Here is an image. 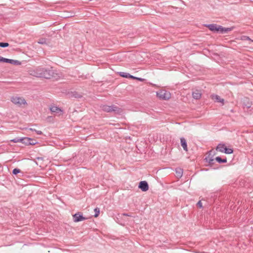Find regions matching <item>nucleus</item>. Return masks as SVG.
<instances>
[{
	"label": "nucleus",
	"mask_w": 253,
	"mask_h": 253,
	"mask_svg": "<svg viewBox=\"0 0 253 253\" xmlns=\"http://www.w3.org/2000/svg\"><path fill=\"white\" fill-rule=\"evenodd\" d=\"M205 26L212 32L220 33H226L233 30L232 28H224L215 24L205 25Z\"/></svg>",
	"instance_id": "nucleus-1"
},
{
	"label": "nucleus",
	"mask_w": 253,
	"mask_h": 253,
	"mask_svg": "<svg viewBox=\"0 0 253 253\" xmlns=\"http://www.w3.org/2000/svg\"><path fill=\"white\" fill-rule=\"evenodd\" d=\"M10 100L13 104L19 107H24L27 104L26 100L23 97L17 95L12 96Z\"/></svg>",
	"instance_id": "nucleus-2"
},
{
	"label": "nucleus",
	"mask_w": 253,
	"mask_h": 253,
	"mask_svg": "<svg viewBox=\"0 0 253 253\" xmlns=\"http://www.w3.org/2000/svg\"><path fill=\"white\" fill-rule=\"evenodd\" d=\"M48 70L38 69L36 72L33 71V73H30L31 75L37 77H42L45 79H50V76L48 73Z\"/></svg>",
	"instance_id": "nucleus-3"
},
{
	"label": "nucleus",
	"mask_w": 253,
	"mask_h": 253,
	"mask_svg": "<svg viewBox=\"0 0 253 253\" xmlns=\"http://www.w3.org/2000/svg\"><path fill=\"white\" fill-rule=\"evenodd\" d=\"M156 96L160 100H168L171 98V93L167 90L161 89L156 92Z\"/></svg>",
	"instance_id": "nucleus-4"
},
{
	"label": "nucleus",
	"mask_w": 253,
	"mask_h": 253,
	"mask_svg": "<svg viewBox=\"0 0 253 253\" xmlns=\"http://www.w3.org/2000/svg\"><path fill=\"white\" fill-rule=\"evenodd\" d=\"M73 220L75 222L83 221L86 219V218L84 217L83 214L80 212H78L73 215Z\"/></svg>",
	"instance_id": "nucleus-5"
},
{
	"label": "nucleus",
	"mask_w": 253,
	"mask_h": 253,
	"mask_svg": "<svg viewBox=\"0 0 253 253\" xmlns=\"http://www.w3.org/2000/svg\"><path fill=\"white\" fill-rule=\"evenodd\" d=\"M50 110L52 113H55L57 116H61L63 114V111L60 108L55 106L50 107Z\"/></svg>",
	"instance_id": "nucleus-6"
},
{
	"label": "nucleus",
	"mask_w": 253,
	"mask_h": 253,
	"mask_svg": "<svg viewBox=\"0 0 253 253\" xmlns=\"http://www.w3.org/2000/svg\"><path fill=\"white\" fill-rule=\"evenodd\" d=\"M139 188L143 191H146L148 190L149 186L145 181H141L139 184Z\"/></svg>",
	"instance_id": "nucleus-7"
},
{
	"label": "nucleus",
	"mask_w": 253,
	"mask_h": 253,
	"mask_svg": "<svg viewBox=\"0 0 253 253\" xmlns=\"http://www.w3.org/2000/svg\"><path fill=\"white\" fill-rule=\"evenodd\" d=\"M211 98L217 102L221 103L222 104H224V99L221 98L219 96L213 94L211 96Z\"/></svg>",
	"instance_id": "nucleus-8"
},
{
	"label": "nucleus",
	"mask_w": 253,
	"mask_h": 253,
	"mask_svg": "<svg viewBox=\"0 0 253 253\" xmlns=\"http://www.w3.org/2000/svg\"><path fill=\"white\" fill-rule=\"evenodd\" d=\"M103 110L107 112H111L112 111H116L117 110V107L110 106H104L102 108Z\"/></svg>",
	"instance_id": "nucleus-9"
},
{
	"label": "nucleus",
	"mask_w": 253,
	"mask_h": 253,
	"mask_svg": "<svg viewBox=\"0 0 253 253\" xmlns=\"http://www.w3.org/2000/svg\"><path fill=\"white\" fill-rule=\"evenodd\" d=\"M202 96L201 91L199 90H195L192 92V96L194 99H199Z\"/></svg>",
	"instance_id": "nucleus-10"
},
{
	"label": "nucleus",
	"mask_w": 253,
	"mask_h": 253,
	"mask_svg": "<svg viewBox=\"0 0 253 253\" xmlns=\"http://www.w3.org/2000/svg\"><path fill=\"white\" fill-rule=\"evenodd\" d=\"M180 142L181 145L183 147V149L187 152L188 151V148L187 145V142L185 139H184V138H181Z\"/></svg>",
	"instance_id": "nucleus-11"
},
{
	"label": "nucleus",
	"mask_w": 253,
	"mask_h": 253,
	"mask_svg": "<svg viewBox=\"0 0 253 253\" xmlns=\"http://www.w3.org/2000/svg\"><path fill=\"white\" fill-rule=\"evenodd\" d=\"M6 63H9L10 64L15 65H20L21 63L19 60H13V59H7Z\"/></svg>",
	"instance_id": "nucleus-12"
},
{
	"label": "nucleus",
	"mask_w": 253,
	"mask_h": 253,
	"mask_svg": "<svg viewBox=\"0 0 253 253\" xmlns=\"http://www.w3.org/2000/svg\"><path fill=\"white\" fill-rule=\"evenodd\" d=\"M61 77V74L56 70H54V74L52 75V78L57 80Z\"/></svg>",
	"instance_id": "nucleus-13"
},
{
	"label": "nucleus",
	"mask_w": 253,
	"mask_h": 253,
	"mask_svg": "<svg viewBox=\"0 0 253 253\" xmlns=\"http://www.w3.org/2000/svg\"><path fill=\"white\" fill-rule=\"evenodd\" d=\"M21 142L23 143V144H25L26 145H29V144H31L30 143L31 138L29 137H25L23 138L20 139Z\"/></svg>",
	"instance_id": "nucleus-14"
},
{
	"label": "nucleus",
	"mask_w": 253,
	"mask_h": 253,
	"mask_svg": "<svg viewBox=\"0 0 253 253\" xmlns=\"http://www.w3.org/2000/svg\"><path fill=\"white\" fill-rule=\"evenodd\" d=\"M226 146L224 144H219L217 147H216V150L220 152H224Z\"/></svg>",
	"instance_id": "nucleus-15"
},
{
	"label": "nucleus",
	"mask_w": 253,
	"mask_h": 253,
	"mask_svg": "<svg viewBox=\"0 0 253 253\" xmlns=\"http://www.w3.org/2000/svg\"><path fill=\"white\" fill-rule=\"evenodd\" d=\"M182 173H183V171H182V170L180 169H176V176L177 177H180L182 176Z\"/></svg>",
	"instance_id": "nucleus-16"
},
{
	"label": "nucleus",
	"mask_w": 253,
	"mask_h": 253,
	"mask_svg": "<svg viewBox=\"0 0 253 253\" xmlns=\"http://www.w3.org/2000/svg\"><path fill=\"white\" fill-rule=\"evenodd\" d=\"M215 160L217 162H218V163H225L227 162V160L226 159H222L220 157H217L215 158Z\"/></svg>",
	"instance_id": "nucleus-17"
},
{
	"label": "nucleus",
	"mask_w": 253,
	"mask_h": 253,
	"mask_svg": "<svg viewBox=\"0 0 253 253\" xmlns=\"http://www.w3.org/2000/svg\"><path fill=\"white\" fill-rule=\"evenodd\" d=\"M211 151H210L208 156L206 158L207 161H208L209 163H211V162H212L213 161V159L212 158V157L211 156Z\"/></svg>",
	"instance_id": "nucleus-18"
},
{
	"label": "nucleus",
	"mask_w": 253,
	"mask_h": 253,
	"mask_svg": "<svg viewBox=\"0 0 253 253\" xmlns=\"http://www.w3.org/2000/svg\"><path fill=\"white\" fill-rule=\"evenodd\" d=\"M94 211L95 212V214H94V217H97L98 216H99V214L100 213V210H99V209L98 208H95L94 210Z\"/></svg>",
	"instance_id": "nucleus-19"
},
{
	"label": "nucleus",
	"mask_w": 253,
	"mask_h": 253,
	"mask_svg": "<svg viewBox=\"0 0 253 253\" xmlns=\"http://www.w3.org/2000/svg\"><path fill=\"white\" fill-rule=\"evenodd\" d=\"M233 152V150L231 148H227L226 147L225 148L224 153L226 154H232Z\"/></svg>",
	"instance_id": "nucleus-20"
},
{
	"label": "nucleus",
	"mask_w": 253,
	"mask_h": 253,
	"mask_svg": "<svg viewBox=\"0 0 253 253\" xmlns=\"http://www.w3.org/2000/svg\"><path fill=\"white\" fill-rule=\"evenodd\" d=\"M38 43L40 44H45L46 43V41L44 39H41L39 40Z\"/></svg>",
	"instance_id": "nucleus-21"
},
{
	"label": "nucleus",
	"mask_w": 253,
	"mask_h": 253,
	"mask_svg": "<svg viewBox=\"0 0 253 253\" xmlns=\"http://www.w3.org/2000/svg\"><path fill=\"white\" fill-rule=\"evenodd\" d=\"M9 45V44L7 42H0V46L2 47H7Z\"/></svg>",
	"instance_id": "nucleus-22"
},
{
	"label": "nucleus",
	"mask_w": 253,
	"mask_h": 253,
	"mask_svg": "<svg viewBox=\"0 0 253 253\" xmlns=\"http://www.w3.org/2000/svg\"><path fill=\"white\" fill-rule=\"evenodd\" d=\"M21 171L20 169H14L13 170V173L14 174H18V173H20Z\"/></svg>",
	"instance_id": "nucleus-23"
},
{
	"label": "nucleus",
	"mask_w": 253,
	"mask_h": 253,
	"mask_svg": "<svg viewBox=\"0 0 253 253\" xmlns=\"http://www.w3.org/2000/svg\"><path fill=\"white\" fill-rule=\"evenodd\" d=\"M48 73H49V74L50 76V79H51L52 75H53V74H54V70H53V69L48 70Z\"/></svg>",
	"instance_id": "nucleus-24"
},
{
	"label": "nucleus",
	"mask_w": 253,
	"mask_h": 253,
	"mask_svg": "<svg viewBox=\"0 0 253 253\" xmlns=\"http://www.w3.org/2000/svg\"><path fill=\"white\" fill-rule=\"evenodd\" d=\"M7 58H5L0 56V62H5L6 63Z\"/></svg>",
	"instance_id": "nucleus-25"
},
{
	"label": "nucleus",
	"mask_w": 253,
	"mask_h": 253,
	"mask_svg": "<svg viewBox=\"0 0 253 253\" xmlns=\"http://www.w3.org/2000/svg\"><path fill=\"white\" fill-rule=\"evenodd\" d=\"M31 144H29V145H35L37 143V142L35 140L31 138V141H30Z\"/></svg>",
	"instance_id": "nucleus-26"
},
{
	"label": "nucleus",
	"mask_w": 253,
	"mask_h": 253,
	"mask_svg": "<svg viewBox=\"0 0 253 253\" xmlns=\"http://www.w3.org/2000/svg\"><path fill=\"white\" fill-rule=\"evenodd\" d=\"M30 129L31 130H32V131L35 130V131L36 132V133H37L38 134H39V135H40V134H42V132L41 131H40V130H35V129H33V128H30Z\"/></svg>",
	"instance_id": "nucleus-27"
},
{
	"label": "nucleus",
	"mask_w": 253,
	"mask_h": 253,
	"mask_svg": "<svg viewBox=\"0 0 253 253\" xmlns=\"http://www.w3.org/2000/svg\"><path fill=\"white\" fill-rule=\"evenodd\" d=\"M11 141L13 142L14 143L21 142L20 139H12Z\"/></svg>",
	"instance_id": "nucleus-28"
},
{
	"label": "nucleus",
	"mask_w": 253,
	"mask_h": 253,
	"mask_svg": "<svg viewBox=\"0 0 253 253\" xmlns=\"http://www.w3.org/2000/svg\"><path fill=\"white\" fill-rule=\"evenodd\" d=\"M197 206L199 207V208H202L203 207L202 206V203L201 202V201H199L197 203Z\"/></svg>",
	"instance_id": "nucleus-29"
},
{
	"label": "nucleus",
	"mask_w": 253,
	"mask_h": 253,
	"mask_svg": "<svg viewBox=\"0 0 253 253\" xmlns=\"http://www.w3.org/2000/svg\"><path fill=\"white\" fill-rule=\"evenodd\" d=\"M242 40H248L251 41V42H253V40H251L248 37H244V38L242 39Z\"/></svg>",
	"instance_id": "nucleus-30"
},
{
	"label": "nucleus",
	"mask_w": 253,
	"mask_h": 253,
	"mask_svg": "<svg viewBox=\"0 0 253 253\" xmlns=\"http://www.w3.org/2000/svg\"><path fill=\"white\" fill-rule=\"evenodd\" d=\"M135 79L138 80L140 81H142L143 80V79H142L141 78H136Z\"/></svg>",
	"instance_id": "nucleus-31"
},
{
	"label": "nucleus",
	"mask_w": 253,
	"mask_h": 253,
	"mask_svg": "<svg viewBox=\"0 0 253 253\" xmlns=\"http://www.w3.org/2000/svg\"><path fill=\"white\" fill-rule=\"evenodd\" d=\"M121 76L127 78V76L125 75V74H122Z\"/></svg>",
	"instance_id": "nucleus-32"
},
{
	"label": "nucleus",
	"mask_w": 253,
	"mask_h": 253,
	"mask_svg": "<svg viewBox=\"0 0 253 253\" xmlns=\"http://www.w3.org/2000/svg\"><path fill=\"white\" fill-rule=\"evenodd\" d=\"M129 78H132V79H135V78H136V77H133V76H131V75H130V76H129Z\"/></svg>",
	"instance_id": "nucleus-33"
}]
</instances>
